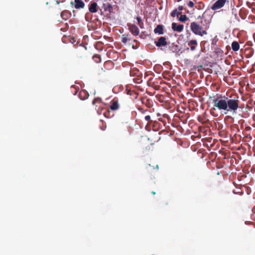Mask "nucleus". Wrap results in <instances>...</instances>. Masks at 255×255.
Instances as JSON below:
<instances>
[{
    "label": "nucleus",
    "instance_id": "393cba45",
    "mask_svg": "<svg viewBox=\"0 0 255 255\" xmlns=\"http://www.w3.org/2000/svg\"><path fill=\"white\" fill-rule=\"evenodd\" d=\"M178 9L179 10V11H181L183 9V6H182V5H180L178 7Z\"/></svg>",
    "mask_w": 255,
    "mask_h": 255
},
{
    "label": "nucleus",
    "instance_id": "2eb2a0df",
    "mask_svg": "<svg viewBox=\"0 0 255 255\" xmlns=\"http://www.w3.org/2000/svg\"><path fill=\"white\" fill-rule=\"evenodd\" d=\"M137 21V24L139 26V27L141 29L144 28V23L142 21V19L140 16H137L136 18Z\"/></svg>",
    "mask_w": 255,
    "mask_h": 255
},
{
    "label": "nucleus",
    "instance_id": "412c9836",
    "mask_svg": "<svg viewBox=\"0 0 255 255\" xmlns=\"http://www.w3.org/2000/svg\"><path fill=\"white\" fill-rule=\"evenodd\" d=\"M144 119L145 121L148 122V124H150L152 122V120H151V117L149 115L146 116Z\"/></svg>",
    "mask_w": 255,
    "mask_h": 255
},
{
    "label": "nucleus",
    "instance_id": "aec40b11",
    "mask_svg": "<svg viewBox=\"0 0 255 255\" xmlns=\"http://www.w3.org/2000/svg\"><path fill=\"white\" fill-rule=\"evenodd\" d=\"M187 19V16L185 14L181 15L180 16L179 19V20L182 22H185Z\"/></svg>",
    "mask_w": 255,
    "mask_h": 255
},
{
    "label": "nucleus",
    "instance_id": "bb28decb",
    "mask_svg": "<svg viewBox=\"0 0 255 255\" xmlns=\"http://www.w3.org/2000/svg\"><path fill=\"white\" fill-rule=\"evenodd\" d=\"M151 193L153 194V195H155L156 194V193L154 192V191H152L151 192Z\"/></svg>",
    "mask_w": 255,
    "mask_h": 255
},
{
    "label": "nucleus",
    "instance_id": "20e7f679",
    "mask_svg": "<svg viewBox=\"0 0 255 255\" xmlns=\"http://www.w3.org/2000/svg\"><path fill=\"white\" fill-rule=\"evenodd\" d=\"M128 30L133 35L137 36L139 34V30L137 26L134 24H128Z\"/></svg>",
    "mask_w": 255,
    "mask_h": 255
},
{
    "label": "nucleus",
    "instance_id": "f8f14e48",
    "mask_svg": "<svg viewBox=\"0 0 255 255\" xmlns=\"http://www.w3.org/2000/svg\"><path fill=\"white\" fill-rule=\"evenodd\" d=\"M155 33H158L159 34H163V28L162 25H157L156 27L154 29Z\"/></svg>",
    "mask_w": 255,
    "mask_h": 255
},
{
    "label": "nucleus",
    "instance_id": "5701e85b",
    "mask_svg": "<svg viewBox=\"0 0 255 255\" xmlns=\"http://www.w3.org/2000/svg\"><path fill=\"white\" fill-rule=\"evenodd\" d=\"M112 65H113V63L111 61H107L104 63V68H106L107 66Z\"/></svg>",
    "mask_w": 255,
    "mask_h": 255
},
{
    "label": "nucleus",
    "instance_id": "9d476101",
    "mask_svg": "<svg viewBox=\"0 0 255 255\" xmlns=\"http://www.w3.org/2000/svg\"><path fill=\"white\" fill-rule=\"evenodd\" d=\"M119 108V105L117 100L113 99L111 102L110 109L113 111L117 110Z\"/></svg>",
    "mask_w": 255,
    "mask_h": 255
},
{
    "label": "nucleus",
    "instance_id": "39448f33",
    "mask_svg": "<svg viewBox=\"0 0 255 255\" xmlns=\"http://www.w3.org/2000/svg\"><path fill=\"white\" fill-rule=\"evenodd\" d=\"M71 4H74V7L76 9L83 8L85 7V3L82 0H75L74 2H71Z\"/></svg>",
    "mask_w": 255,
    "mask_h": 255
},
{
    "label": "nucleus",
    "instance_id": "6e6552de",
    "mask_svg": "<svg viewBox=\"0 0 255 255\" xmlns=\"http://www.w3.org/2000/svg\"><path fill=\"white\" fill-rule=\"evenodd\" d=\"M184 26L182 24H177L175 22L172 23V28L174 31L181 32L183 29Z\"/></svg>",
    "mask_w": 255,
    "mask_h": 255
},
{
    "label": "nucleus",
    "instance_id": "0eeeda50",
    "mask_svg": "<svg viewBox=\"0 0 255 255\" xmlns=\"http://www.w3.org/2000/svg\"><path fill=\"white\" fill-rule=\"evenodd\" d=\"M155 44L157 47H161L166 46L167 43L165 37H160L158 41L155 42Z\"/></svg>",
    "mask_w": 255,
    "mask_h": 255
},
{
    "label": "nucleus",
    "instance_id": "4be33fe9",
    "mask_svg": "<svg viewBox=\"0 0 255 255\" xmlns=\"http://www.w3.org/2000/svg\"><path fill=\"white\" fill-rule=\"evenodd\" d=\"M101 102V99L99 98H95L93 101L92 104L93 105H95L96 103H100Z\"/></svg>",
    "mask_w": 255,
    "mask_h": 255
},
{
    "label": "nucleus",
    "instance_id": "f03ea898",
    "mask_svg": "<svg viewBox=\"0 0 255 255\" xmlns=\"http://www.w3.org/2000/svg\"><path fill=\"white\" fill-rule=\"evenodd\" d=\"M205 28L203 27L196 22H192L190 24V29L191 31L196 35H198L201 36L207 34V31Z\"/></svg>",
    "mask_w": 255,
    "mask_h": 255
},
{
    "label": "nucleus",
    "instance_id": "c85d7f7f",
    "mask_svg": "<svg viewBox=\"0 0 255 255\" xmlns=\"http://www.w3.org/2000/svg\"><path fill=\"white\" fill-rule=\"evenodd\" d=\"M109 7H112L111 5L110 4H109Z\"/></svg>",
    "mask_w": 255,
    "mask_h": 255
},
{
    "label": "nucleus",
    "instance_id": "6ab92c4d",
    "mask_svg": "<svg viewBox=\"0 0 255 255\" xmlns=\"http://www.w3.org/2000/svg\"><path fill=\"white\" fill-rule=\"evenodd\" d=\"M180 14V12H178L177 9H174L171 13V15L172 17H175V16H178Z\"/></svg>",
    "mask_w": 255,
    "mask_h": 255
},
{
    "label": "nucleus",
    "instance_id": "1a4fd4ad",
    "mask_svg": "<svg viewBox=\"0 0 255 255\" xmlns=\"http://www.w3.org/2000/svg\"><path fill=\"white\" fill-rule=\"evenodd\" d=\"M71 16V13L67 10H63L61 13V17L63 20H66Z\"/></svg>",
    "mask_w": 255,
    "mask_h": 255
},
{
    "label": "nucleus",
    "instance_id": "b1692460",
    "mask_svg": "<svg viewBox=\"0 0 255 255\" xmlns=\"http://www.w3.org/2000/svg\"><path fill=\"white\" fill-rule=\"evenodd\" d=\"M194 3L193 1H189V2L188 3V5L190 7H193L194 6Z\"/></svg>",
    "mask_w": 255,
    "mask_h": 255
},
{
    "label": "nucleus",
    "instance_id": "f257e3e1",
    "mask_svg": "<svg viewBox=\"0 0 255 255\" xmlns=\"http://www.w3.org/2000/svg\"><path fill=\"white\" fill-rule=\"evenodd\" d=\"M240 103L239 97L237 94L229 97H217L213 100V107L211 110V113L212 114V110H216L225 111V114L227 112L236 113L239 108Z\"/></svg>",
    "mask_w": 255,
    "mask_h": 255
},
{
    "label": "nucleus",
    "instance_id": "f3484780",
    "mask_svg": "<svg viewBox=\"0 0 255 255\" xmlns=\"http://www.w3.org/2000/svg\"><path fill=\"white\" fill-rule=\"evenodd\" d=\"M93 59L97 63H99L101 62V56L100 55H95L93 56Z\"/></svg>",
    "mask_w": 255,
    "mask_h": 255
},
{
    "label": "nucleus",
    "instance_id": "a211bd4d",
    "mask_svg": "<svg viewBox=\"0 0 255 255\" xmlns=\"http://www.w3.org/2000/svg\"><path fill=\"white\" fill-rule=\"evenodd\" d=\"M104 115L105 116V117L108 118H110L113 116V114L111 115V111L109 110H108L104 113Z\"/></svg>",
    "mask_w": 255,
    "mask_h": 255
},
{
    "label": "nucleus",
    "instance_id": "cd10ccee",
    "mask_svg": "<svg viewBox=\"0 0 255 255\" xmlns=\"http://www.w3.org/2000/svg\"><path fill=\"white\" fill-rule=\"evenodd\" d=\"M198 67L202 68L203 67V66L201 65L199 66Z\"/></svg>",
    "mask_w": 255,
    "mask_h": 255
},
{
    "label": "nucleus",
    "instance_id": "4468645a",
    "mask_svg": "<svg viewBox=\"0 0 255 255\" xmlns=\"http://www.w3.org/2000/svg\"><path fill=\"white\" fill-rule=\"evenodd\" d=\"M232 48L233 51H237L240 49V45L237 41H234L232 43Z\"/></svg>",
    "mask_w": 255,
    "mask_h": 255
},
{
    "label": "nucleus",
    "instance_id": "a878e982",
    "mask_svg": "<svg viewBox=\"0 0 255 255\" xmlns=\"http://www.w3.org/2000/svg\"><path fill=\"white\" fill-rule=\"evenodd\" d=\"M235 17H236V18H237V19H238V21H240V19L239 18V17H238V16L237 14H235Z\"/></svg>",
    "mask_w": 255,
    "mask_h": 255
},
{
    "label": "nucleus",
    "instance_id": "dca6fc26",
    "mask_svg": "<svg viewBox=\"0 0 255 255\" xmlns=\"http://www.w3.org/2000/svg\"><path fill=\"white\" fill-rule=\"evenodd\" d=\"M128 34H125L123 35V38L122 41L123 43L126 44L128 41L131 40L130 38H128Z\"/></svg>",
    "mask_w": 255,
    "mask_h": 255
},
{
    "label": "nucleus",
    "instance_id": "7ed1b4c3",
    "mask_svg": "<svg viewBox=\"0 0 255 255\" xmlns=\"http://www.w3.org/2000/svg\"><path fill=\"white\" fill-rule=\"evenodd\" d=\"M227 0H218L212 6L211 8L212 10H215L222 8L225 5Z\"/></svg>",
    "mask_w": 255,
    "mask_h": 255
},
{
    "label": "nucleus",
    "instance_id": "423d86ee",
    "mask_svg": "<svg viewBox=\"0 0 255 255\" xmlns=\"http://www.w3.org/2000/svg\"><path fill=\"white\" fill-rule=\"evenodd\" d=\"M98 8V4L96 2H91L89 5V10L91 13H96L97 12Z\"/></svg>",
    "mask_w": 255,
    "mask_h": 255
},
{
    "label": "nucleus",
    "instance_id": "9b49d317",
    "mask_svg": "<svg viewBox=\"0 0 255 255\" xmlns=\"http://www.w3.org/2000/svg\"><path fill=\"white\" fill-rule=\"evenodd\" d=\"M79 96L81 100H84L88 98L89 94L86 91L82 90L80 92Z\"/></svg>",
    "mask_w": 255,
    "mask_h": 255
},
{
    "label": "nucleus",
    "instance_id": "ddd939ff",
    "mask_svg": "<svg viewBox=\"0 0 255 255\" xmlns=\"http://www.w3.org/2000/svg\"><path fill=\"white\" fill-rule=\"evenodd\" d=\"M197 44V41L196 40H191L188 42V45L190 46L191 50L194 51L196 49L195 45Z\"/></svg>",
    "mask_w": 255,
    "mask_h": 255
}]
</instances>
